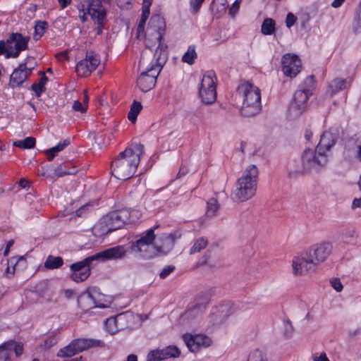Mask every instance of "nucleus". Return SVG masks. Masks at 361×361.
I'll return each instance as SVG.
<instances>
[{
    "mask_svg": "<svg viewBox=\"0 0 361 361\" xmlns=\"http://www.w3.org/2000/svg\"><path fill=\"white\" fill-rule=\"evenodd\" d=\"M188 173V170L183 167H181L178 173L177 178H180L185 176Z\"/></svg>",
    "mask_w": 361,
    "mask_h": 361,
    "instance_id": "63",
    "label": "nucleus"
},
{
    "mask_svg": "<svg viewBox=\"0 0 361 361\" xmlns=\"http://www.w3.org/2000/svg\"><path fill=\"white\" fill-rule=\"evenodd\" d=\"M205 0H190V11L191 13L196 14L200 9Z\"/></svg>",
    "mask_w": 361,
    "mask_h": 361,
    "instance_id": "43",
    "label": "nucleus"
},
{
    "mask_svg": "<svg viewBox=\"0 0 361 361\" xmlns=\"http://www.w3.org/2000/svg\"><path fill=\"white\" fill-rule=\"evenodd\" d=\"M142 106L140 102L134 101L131 104L130 110L128 114V118L132 123H135L137 119V116L140 112Z\"/></svg>",
    "mask_w": 361,
    "mask_h": 361,
    "instance_id": "36",
    "label": "nucleus"
},
{
    "mask_svg": "<svg viewBox=\"0 0 361 361\" xmlns=\"http://www.w3.org/2000/svg\"><path fill=\"white\" fill-rule=\"evenodd\" d=\"M234 312L230 303H226L224 305H219L215 312H213V314H219V317L221 319H226L230 314H233Z\"/></svg>",
    "mask_w": 361,
    "mask_h": 361,
    "instance_id": "32",
    "label": "nucleus"
},
{
    "mask_svg": "<svg viewBox=\"0 0 361 361\" xmlns=\"http://www.w3.org/2000/svg\"><path fill=\"white\" fill-rule=\"evenodd\" d=\"M332 245L329 243H323L313 245L309 250L305 251L307 254H310V257L313 262L318 266L319 264L326 260L331 252Z\"/></svg>",
    "mask_w": 361,
    "mask_h": 361,
    "instance_id": "18",
    "label": "nucleus"
},
{
    "mask_svg": "<svg viewBox=\"0 0 361 361\" xmlns=\"http://www.w3.org/2000/svg\"><path fill=\"white\" fill-rule=\"evenodd\" d=\"M150 24L156 31L155 42L146 40V47L139 61V68H143V71L137 79V86L142 92H148L155 86L157 77L168 59V45L164 37L166 28L164 18L152 16Z\"/></svg>",
    "mask_w": 361,
    "mask_h": 361,
    "instance_id": "1",
    "label": "nucleus"
},
{
    "mask_svg": "<svg viewBox=\"0 0 361 361\" xmlns=\"http://www.w3.org/2000/svg\"><path fill=\"white\" fill-rule=\"evenodd\" d=\"M219 206L216 199H209L207 202V209L206 212L207 215L209 217L215 216L219 209Z\"/></svg>",
    "mask_w": 361,
    "mask_h": 361,
    "instance_id": "39",
    "label": "nucleus"
},
{
    "mask_svg": "<svg viewBox=\"0 0 361 361\" xmlns=\"http://www.w3.org/2000/svg\"><path fill=\"white\" fill-rule=\"evenodd\" d=\"M310 255V254L304 252L300 256L293 258L292 267L294 275L301 276L316 270L317 266Z\"/></svg>",
    "mask_w": 361,
    "mask_h": 361,
    "instance_id": "13",
    "label": "nucleus"
},
{
    "mask_svg": "<svg viewBox=\"0 0 361 361\" xmlns=\"http://www.w3.org/2000/svg\"><path fill=\"white\" fill-rule=\"evenodd\" d=\"M352 207L353 209L358 208V207L361 208V197L359 199H357V198L354 199V200L353 201Z\"/></svg>",
    "mask_w": 361,
    "mask_h": 361,
    "instance_id": "58",
    "label": "nucleus"
},
{
    "mask_svg": "<svg viewBox=\"0 0 361 361\" xmlns=\"http://www.w3.org/2000/svg\"><path fill=\"white\" fill-rule=\"evenodd\" d=\"M28 37H23L22 34L12 33L6 40V58H17L20 51L27 49Z\"/></svg>",
    "mask_w": 361,
    "mask_h": 361,
    "instance_id": "11",
    "label": "nucleus"
},
{
    "mask_svg": "<svg viewBox=\"0 0 361 361\" xmlns=\"http://www.w3.org/2000/svg\"><path fill=\"white\" fill-rule=\"evenodd\" d=\"M78 169L71 161H66L61 164L54 170V176L56 178H60L67 175H74Z\"/></svg>",
    "mask_w": 361,
    "mask_h": 361,
    "instance_id": "25",
    "label": "nucleus"
},
{
    "mask_svg": "<svg viewBox=\"0 0 361 361\" xmlns=\"http://www.w3.org/2000/svg\"><path fill=\"white\" fill-rule=\"evenodd\" d=\"M116 2H117V5L118 6L121 7V8H123L125 7L124 6V4H126L128 5H130V2L129 0H116Z\"/></svg>",
    "mask_w": 361,
    "mask_h": 361,
    "instance_id": "60",
    "label": "nucleus"
},
{
    "mask_svg": "<svg viewBox=\"0 0 361 361\" xmlns=\"http://www.w3.org/2000/svg\"><path fill=\"white\" fill-rule=\"evenodd\" d=\"M216 74L213 71H207L202 78L199 95L207 104H212L216 99Z\"/></svg>",
    "mask_w": 361,
    "mask_h": 361,
    "instance_id": "9",
    "label": "nucleus"
},
{
    "mask_svg": "<svg viewBox=\"0 0 361 361\" xmlns=\"http://www.w3.org/2000/svg\"><path fill=\"white\" fill-rule=\"evenodd\" d=\"M78 353L86 350L90 348L101 346L102 342L99 340L90 338H78L73 340Z\"/></svg>",
    "mask_w": 361,
    "mask_h": 361,
    "instance_id": "24",
    "label": "nucleus"
},
{
    "mask_svg": "<svg viewBox=\"0 0 361 361\" xmlns=\"http://www.w3.org/2000/svg\"><path fill=\"white\" fill-rule=\"evenodd\" d=\"M125 317V314H117L116 317H111V318H109L106 320V325L108 326V325H111V324H115L116 327L117 329H118V324L123 320Z\"/></svg>",
    "mask_w": 361,
    "mask_h": 361,
    "instance_id": "45",
    "label": "nucleus"
},
{
    "mask_svg": "<svg viewBox=\"0 0 361 361\" xmlns=\"http://www.w3.org/2000/svg\"><path fill=\"white\" fill-rule=\"evenodd\" d=\"M314 361H329L325 353H322L319 356H314Z\"/></svg>",
    "mask_w": 361,
    "mask_h": 361,
    "instance_id": "55",
    "label": "nucleus"
},
{
    "mask_svg": "<svg viewBox=\"0 0 361 361\" xmlns=\"http://www.w3.org/2000/svg\"><path fill=\"white\" fill-rule=\"evenodd\" d=\"M74 295V291L70 289H67L64 291V295L67 299H70Z\"/></svg>",
    "mask_w": 361,
    "mask_h": 361,
    "instance_id": "62",
    "label": "nucleus"
},
{
    "mask_svg": "<svg viewBox=\"0 0 361 361\" xmlns=\"http://www.w3.org/2000/svg\"><path fill=\"white\" fill-rule=\"evenodd\" d=\"M301 160L303 161L304 168L308 172L313 171L318 172L326 165L328 157L325 152L317 150L316 147L314 150L305 149L302 153Z\"/></svg>",
    "mask_w": 361,
    "mask_h": 361,
    "instance_id": "8",
    "label": "nucleus"
},
{
    "mask_svg": "<svg viewBox=\"0 0 361 361\" xmlns=\"http://www.w3.org/2000/svg\"><path fill=\"white\" fill-rule=\"evenodd\" d=\"M78 354L73 341L66 346L61 348L56 354L58 357H71Z\"/></svg>",
    "mask_w": 361,
    "mask_h": 361,
    "instance_id": "29",
    "label": "nucleus"
},
{
    "mask_svg": "<svg viewBox=\"0 0 361 361\" xmlns=\"http://www.w3.org/2000/svg\"><path fill=\"white\" fill-rule=\"evenodd\" d=\"M87 13L98 25L104 23L106 19V11L100 0H92L89 4Z\"/></svg>",
    "mask_w": 361,
    "mask_h": 361,
    "instance_id": "21",
    "label": "nucleus"
},
{
    "mask_svg": "<svg viewBox=\"0 0 361 361\" xmlns=\"http://www.w3.org/2000/svg\"><path fill=\"white\" fill-rule=\"evenodd\" d=\"M59 5L62 8H66L72 1V0H58Z\"/></svg>",
    "mask_w": 361,
    "mask_h": 361,
    "instance_id": "57",
    "label": "nucleus"
},
{
    "mask_svg": "<svg viewBox=\"0 0 361 361\" xmlns=\"http://www.w3.org/2000/svg\"><path fill=\"white\" fill-rule=\"evenodd\" d=\"M180 236L181 234L178 231H175L169 234H163L159 238L161 244L156 245L157 254L159 252L166 254L171 251L174 246L176 240L179 239Z\"/></svg>",
    "mask_w": 361,
    "mask_h": 361,
    "instance_id": "22",
    "label": "nucleus"
},
{
    "mask_svg": "<svg viewBox=\"0 0 361 361\" xmlns=\"http://www.w3.org/2000/svg\"><path fill=\"white\" fill-rule=\"evenodd\" d=\"M126 250L123 246L117 245L97 252L94 255V257L96 260L105 262L107 260L122 259L126 256Z\"/></svg>",
    "mask_w": 361,
    "mask_h": 361,
    "instance_id": "19",
    "label": "nucleus"
},
{
    "mask_svg": "<svg viewBox=\"0 0 361 361\" xmlns=\"http://www.w3.org/2000/svg\"><path fill=\"white\" fill-rule=\"evenodd\" d=\"M357 157L361 161V145L357 146Z\"/></svg>",
    "mask_w": 361,
    "mask_h": 361,
    "instance_id": "64",
    "label": "nucleus"
},
{
    "mask_svg": "<svg viewBox=\"0 0 361 361\" xmlns=\"http://www.w3.org/2000/svg\"><path fill=\"white\" fill-rule=\"evenodd\" d=\"M247 361H268L267 355L261 350L255 349L252 351Z\"/></svg>",
    "mask_w": 361,
    "mask_h": 361,
    "instance_id": "38",
    "label": "nucleus"
},
{
    "mask_svg": "<svg viewBox=\"0 0 361 361\" xmlns=\"http://www.w3.org/2000/svg\"><path fill=\"white\" fill-rule=\"evenodd\" d=\"M346 81L344 79L336 78L334 79L331 85L330 88L333 93L338 92L345 88Z\"/></svg>",
    "mask_w": 361,
    "mask_h": 361,
    "instance_id": "40",
    "label": "nucleus"
},
{
    "mask_svg": "<svg viewBox=\"0 0 361 361\" xmlns=\"http://www.w3.org/2000/svg\"><path fill=\"white\" fill-rule=\"evenodd\" d=\"M240 2L241 0H235V2L232 4L231 7L229 9L230 16L233 17L238 12Z\"/></svg>",
    "mask_w": 361,
    "mask_h": 361,
    "instance_id": "47",
    "label": "nucleus"
},
{
    "mask_svg": "<svg viewBox=\"0 0 361 361\" xmlns=\"http://www.w3.org/2000/svg\"><path fill=\"white\" fill-rule=\"evenodd\" d=\"M94 260L96 259L94 255H92L82 261L72 264L70 266L71 279L77 283L86 280L90 275V264Z\"/></svg>",
    "mask_w": 361,
    "mask_h": 361,
    "instance_id": "12",
    "label": "nucleus"
},
{
    "mask_svg": "<svg viewBox=\"0 0 361 361\" xmlns=\"http://www.w3.org/2000/svg\"><path fill=\"white\" fill-rule=\"evenodd\" d=\"M331 286L337 291L340 292L343 289V285L338 279H332L330 281Z\"/></svg>",
    "mask_w": 361,
    "mask_h": 361,
    "instance_id": "49",
    "label": "nucleus"
},
{
    "mask_svg": "<svg viewBox=\"0 0 361 361\" xmlns=\"http://www.w3.org/2000/svg\"><path fill=\"white\" fill-rule=\"evenodd\" d=\"M71 142L69 139H65L63 142H60L55 147H53L46 151L47 159L51 161L53 160L56 154L63 150L66 147L70 145Z\"/></svg>",
    "mask_w": 361,
    "mask_h": 361,
    "instance_id": "27",
    "label": "nucleus"
},
{
    "mask_svg": "<svg viewBox=\"0 0 361 361\" xmlns=\"http://www.w3.org/2000/svg\"><path fill=\"white\" fill-rule=\"evenodd\" d=\"M353 30L355 34L361 33V18L360 15L356 16L353 20Z\"/></svg>",
    "mask_w": 361,
    "mask_h": 361,
    "instance_id": "46",
    "label": "nucleus"
},
{
    "mask_svg": "<svg viewBox=\"0 0 361 361\" xmlns=\"http://www.w3.org/2000/svg\"><path fill=\"white\" fill-rule=\"evenodd\" d=\"M338 138V135L336 132H332L331 130L325 131L321 135L319 142L317 146V150L325 152V149H331V148L336 144Z\"/></svg>",
    "mask_w": 361,
    "mask_h": 361,
    "instance_id": "23",
    "label": "nucleus"
},
{
    "mask_svg": "<svg viewBox=\"0 0 361 361\" xmlns=\"http://www.w3.org/2000/svg\"><path fill=\"white\" fill-rule=\"evenodd\" d=\"M149 16V9L147 7H142V18L140 19V21L139 23L137 30L138 32H141L144 30V27L146 23V20H147L148 17Z\"/></svg>",
    "mask_w": 361,
    "mask_h": 361,
    "instance_id": "42",
    "label": "nucleus"
},
{
    "mask_svg": "<svg viewBox=\"0 0 361 361\" xmlns=\"http://www.w3.org/2000/svg\"><path fill=\"white\" fill-rule=\"evenodd\" d=\"M105 296L99 293L97 288H90L78 299V304L83 309H92L95 307L104 308L107 307Z\"/></svg>",
    "mask_w": 361,
    "mask_h": 361,
    "instance_id": "10",
    "label": "nucleus"
},
{
    "mask_svg": "<svg viewBox=\"0 0 361 361\" xmlns=\"http://www.w3.org/2000/svg\"><path fill=\"white\" fill-rule=\"evenodd\" d=\"M197 57V54L196 53L195 46H190L187 51L183 56L182 61L189 65H192Z\"/></svg>",
    "mask_w": 361,
    "mask_h": 361,
    "instance_id": "35",
    "label": "nucleus"
},
{
    "mask_svg": "<svg viewBox=\"0 0 361 361\" xmlns=\"http://www.w3.org/2000/svg\"><path fill=\"white\" fill-rule=\"evenodd\" d=\"M6 42L4 40H0V52L1 54H6Z\"/></svg>",
    "mask_w": 361,
    "mask_h": 361,
    "instance_id": "59",
    "label": "nucleus"
},
{
    "mask_svg": "<svg viewBox=\"0 0 361 361\" xmlns=\"http://www.w3.org/2000/svg\"><path fill=\"white\" fill-rule=\"evenodd\" d=\"M296 21V17L292 13H288L286 18V25L287 27L290 28L292 27Z\"/></svg>",
    "mask_w": 361,
    "mask_h": 361,
    "instance_id": "50",
    "label": "nucleus"
},
{
    "mask_svg": "<svg viewBox=\"0 0 361 361\" xmlns=\"http://www.w3.org/2000/svg\"><path fill=\"white\" fill-rule=\"evenodd\" d=\"M258 175L259 171L256 165L248 166L235 183V190L231 195L233 198L240 202L252 198L257 191Z\"/></svg>",
    "mask_w": 361,
    "mask_h": 361,
    "instance_id": "3",
    "label": "nucleus"
},
{
    "mask_svg": "<svg viewBox=\"0 0 361 361\" xmlns=\"http://www.w3.org/2000/svg\"><path fill=\"white\" fill-rule=\"evenodd\" d=\"M288 172L289 178H296L299 176L308 173V171L304 168L303 161H301V164L296 161L290 163L288 166Z\"/></svg>",
    "mask_w": 361,
    "mask_h": 361,
    "instance_id": "26",
    "label": "nucleus"
},
{
    "mask_svg": "<svg viewBox=\"0 0 361 361\" xmlns=\"http://www.w3.org/2000/svg\"><path fill=\"white\" fill-rule=\"evenodd\" d=\"M145 154L144 145L133 143L120 152L111 164V173L117 179L128 180L131 178L138 166L141 157Z\"/></svg>",
    "mask_w": 361,
    "mask_h": 361,
    "instance_id": "2",
    "label": "nucleus"
},
{
    "mask_svg": "<svg viewBox=\"0 0 361 361\" xmlns=\"http://www.w3.org/2000/svg\"><path fill=\"white\" fill-rule=\"evenodd\" d=\"M48 78L44 73H42L39 82L38 83H34L31 86V89L35 92L37 97H39L45 91L44 85L47 82Z\"/></svg>",
    "mask_w": 361,
    "mask_h": 361,
    "instance_id": "33",
    "label": "nucleus"
},
{
    "mask_svg": "<svg viewBox=\"0 0 361 361\" xmlns=\"http://www.w3.org/2000/svg\"><path fill=\"white\" fill-rule=\"evenodd\" d=\"M343 238L345 240L350 238L354 239L355 238V231L354 229H347L343 233Z\"/></svg>",
    "mask_w": 361,
    "mask_h": 361,
    "instance_id": "51",
    "label": "nucleus"
},
{
    "mask_svg": "<svg viewBox=\"0 0 361 361\" xmlns=\"http://www.w3.org/2000/svg\"><path fill=\"white\" fill-rule=\"evenodd\" d=\"M238 92L243 95L241 115L245 117H252L259 114L262 110L259 89L247 82L238 87Z\"/></svg>",
    "mask_w": 361,
    "mask_h": 361,
    "instance_id": "5",
    "label": "nucleus"
},
{
    "mask_svg": "<svg viewBox=\"0 0 361 361\" xmlns=\"http://www.w3.org/2000/svg\"><path fill=\"white\" fill-rule=\"evenodd\" d=\"M47 27V23L45 21H38L35 26L34 39L35 40L39 39Z\"/></svg>",
    "mask_w": 361,
    "mask_h": 361,
    "instance_id": "41",
    "label": "nucleus"
},
{
    "mask_svg": "<svg viewBox=\"0 0 361 361\" xmlns=\"http://www.w3.org/2000/svg\"><path fill=\"white\" fill-rule=\"evenodd\" d=\"M315 88L314 75L307 77L299 85L293 95V99L288 110V117L294 120L298 118L305 111L307 102Z\"/></svg>",
    "mask_w": 361,
    "mask_h": 361,
    "instance_id": "4",
    "label": "nucleus"
},
{
    "mask_svg": "<svg viewBox=\"0 0 361 361\" xmlns=\"http://www.w3.org/2000/svg\"><path fill=\"white\" fill-rule=\"evenodd\" d=\"M100 63V58L94 51H87L85 58L79 61L75 71L80 77H87L93 72Z\"/></svg>",
    "mask_w": 361,
    "mask_h": 361,
    "instance_id": "14",
    "label": "nucleus"
},
{
    "mask_svg": "<svg viewBox=\"0 0 361 361\" xmlns=\"http://www.w3.org/2000/svg\"><path fill=\"white\" fill-rule=\"evenodd\" d=\"M13 145L22 149H32L35 145V138L27 137L24 140L14 142Z\"/></svg>",
    "mask_w": 361,
    "mask_h": 361,
    "instance_id": "37",
    "label": "nucleus"
},
{
    "mask_svg": "<svg viewBox=\"0 0 361 361\" xmlns=\"http://www.w3.org/2000/svg\"><path fill=\"white\" fill-rule=\"evenodd\" d=\"M157 227L158 226L147 230L145 234L131 243V252L136 257L151 259L157 255V250L154 245L156 237L154 229Z\"/></svg>",
    "mask_w": 361,
    "mask_h": 361,
    "instance_id": "7",
    "label": "nucleus"
},
{
    "mask_svg": "<svg viewBox=\"0 0 361 361\" xmlns=\"http://www.w3.org/2000/svg\"><path fill=\"white\" fill-rule=\"evenodd\" d=\"M183 339L191 352H197L200 348H207L212 344L211 338L203 334H185L183 336Z\"/></svg>",
    "mask_w": 361,
    "mask_h": 361,
    "instance_id": "16",
    "label": "nucleus"
},
{
    "mask_svg": "<svg viewBox=\"0 0 361 361\" xmlns=\"http://www.w3.org/2000/svg\"><path fill=\"white\" fill-rule=\"evenodd\" d=\"M93 204L92 203H87L78 209L76 210L75 214L79 217L85 216L87 214H88L92 208Z\"/></svg>",
    "mask_w": 361,
    "mask_h": 361,
    "instance_id": "44",
    "label": "nucleus"
},
{
    "mask_svg": "<svg viewBox=\"0 0 361 361\" xmlns=\"http://www.w3.org/2000/svg\"><path fill=\"white\" fill-rule=\"evenodd\" d=\"M180 350L176 345H169L163 349L150 350L147 355V361H161L169 358L178 357Z\"/></svg>",
    "mask_w": 361,
    "mask_h": 361,
    "instance_id": "17",
    "label": "nucleus"
},
{
    "mask_svg": "<svg viewBox=\"0 0 361 361\" xmlns=\"http://www.w3.org/2000/svg\"><path fill=\"white\" fill-rule=\"evenodd\" d=\"M32 68H28L23 63L16 68L10 77L9 85L11 87H20L31 73Z\"/></svg>",
    "mask_w": 361,
    "mask_h": 361,
    "instance_id": "20",
    "label": "nucleus"
},
{
    "mask_svg": "<svg viewBox=\"0 0 361 361\" xmlns=\"http://www.w3.org/2000/svg\"><path fill=\"white\" fill-rule=\"evenodd\" d=\"M276 23L272 18H267L262 22L261 32L264 35H271L276 30Z\"/></svg>",
    "mask_w": 361,
    "mask_h": 361,
    "instance_id": "31",
    "label": "nucleus"
},
{
    "mask_svg": "<svg viewBox=\"0 0 361 361\" xmlns=\"http://www.w3.org/2000/svg\"><path fill=\"white\" fill-rule=\"evenodd\" d=\"M212 4L214 6H221V11H225L227 7L228 1L227 0H213Z\"/></svg>",
    "mask_w": 361,
    "mask_h": 361,
    "instance_id": "53",
    "label": "nucleus"
},
{
    "mask_svg": "<svg viewBox=\"0 0 361 361\" xmlns=\"http://www.w3.org/2000/svg\"><path fill=\"white\" fill-rule=\"evenodd\" d=\"M63 264V260L61 257L49 255L44 263V267L47 269H56L60 268Z\"/></svg>",
    "mask_w": 361,
    "mask_h": 361,
    "instance_id": "28",
    "label": "nucleus"
},
{
    "mask_svg": "<svg viewBox=\"0 0 361 361\" xmlns=\"http://www.w3.org/2000/svg\"><path fill=\"white\" fill-rule=\"evenodd\" d=\"M56 343V340L55 338H49L44 341V347L46 348H49L52 347Z\"/></svg>",
    "mask_w": 361,
    "mask_h": 361,
    "instance_id": "54",
    "label": "nucleus"
},
{
    "mask_svg": "<svg viewBox=\"0 0 361 361\" xmlns=\"http://www.w3.org/2000/svg\"><path fill=\"white\" fill-rule=\"evenodd\" d=\"M13 240H11L9 241H8L7 244H6V247L4 250V256H7L9 253V251H10V248L13 245Z\"/></svg>",
    "mask_w": 361,
    "mask_h": 361,
    "instance_id": "56",
    "label": "nucleus"
},
{
    "mask_svg": "<svg viewBox=\"0 0 361 361\" xmlns=\"http://www.w3.org/2000/svg\"><path fill=\"white\" fill-rule=\"evenodd\" d=\"M345 0H334L332 3H331V6L334 7V8H338L340 7L343 3L344 2Z\"/></svg>",
    "mask_w": 361,
    "mask_h": 361,
    "instance_id": "61",
    "label": "nucleus"
},
{
    "mask_svg": "<svg viewBox=\"0 0 361 361\" xmlns=\"http://www.w3.org/2000/svg\"><path fill=\"white\" fill-rule=\"evenodd\" d=\"M135 211H130L128 209H122L113 211L104 216L102 221L94 227L97 231L103 224L106 228L100 233L101 235L107 234L113 231L121 228L126 224H131L135 221L133 217Z\"/></svg>",
    "mask_w": 361,
    "mask_h": 361,
    "instance_id": "6",
    "label": "nucleus"
},
{
    "mask_svg": "<svg viewBox=\"0 0 361 361\" xmlns=\"http://www.w3.org/2000/svg\"><path fill=\"white\" fill-rule=\"evenodd\" d=\"M282 70L285 75L294 78L300 71L302 63L295 54H286L281 59Z\"/></svg>",
    "mask_w": 361,
    "mask_h": 361,
    "instance_id": "15",
    "label": "nucleus"
},
{
    "mask_svg": "<svg viewBox=\"0 0 361 361\" xmlns=\"http://www.w3.org/2000/svg\"><path fill=\"white\" fill-rule=\"evenodd\" d=\"M208 245V240L204 237L197 238L193 245L190 247L189 253L193 255L197 252H200L202 250L204 249Z\"/></svg>",
    "mask_w": 361,
    "mask_h": 361,
    "instance_id": "34",
    "label": "nucleus"
},
{
    "mask_svg": "<svg viewBox=\"0 0 361 361\" xmlns=\"http://www.w3.org/2000/svg\"><path fill=\"white\" fill-rule=\"evenodd\" d=\"M73 109L76 111H80L81 113H83L86 111V108L84 107L82 104L81 102H80L78 100H75L74 102H73Z\"/></svg>",
    "mask_w": 361,
    "mask_h": 361,
    "instance_id": "52",
    "label": "nucleus"
},
{
    "mask_svg": "<svg viewBox=\"0 0 361 361\" xmlns=\"http://www.w3.org/2000/svg\"><path fill=\"white\" fill-rule=\"evenodd\" d=\"M5 350H14L16 355L18 357L23 353V345L13 341L7 342L0 346V351Z\"/></svg>",
    "mask_w": 361,
    "mask_h": 361,
    "instance_id": "30",
    "label": "nucleus"
},
{
    "mask_svg": "<svg viewBox=\"0 0 361 361\" xmlns=\"http://www.w3.org/2000/svg\"><path fill=\"white\" fill-rule=\"evenodd\" d=\"M175 269L174 266H167L166 267L164 268L163 270L159 274V277L161 279H165L166 278L171 272H173Z\"/></svg>",
    "mask_w": 361,
    "mask_h": 361,
    "instance_id": "48",
    "label": "nucleus"
}]
</instances>
